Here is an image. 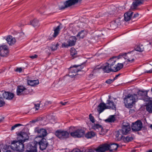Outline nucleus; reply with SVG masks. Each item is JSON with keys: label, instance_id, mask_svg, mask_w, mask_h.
Listing matches in <instances>:
<instances>
[{"label": "nucleus", "instance_id": "8fccbe9b", "mask_svg": "<svg viewBox=\"0 0 152 152\" xmlns=\"http://www.w3.org/2000/svg\"><path fill=\"white\" fill-rule=\"evenodd\" d=\"M61 46L62 48H68V47L69 46L68 43H67V44L66 43H63L62 45Z\"/></svg>", "mask_w": 152, "mask_h": 152}, {"label": "nucleus", "instance_id": "58836bf2", "mask_svg": "<svg viewBox=\"0 0 152 152\" xmlns=\"http://www.w3.org/2000/svg\"><path fill=\"white\" fill-rule=\"evenodd\" d=\"M133 139L132 137L127 136L124 137L123 140L125 142H129L132 141Z\"/></svg>", "mask_w": 152, "mask_h": 152}, {"label": "nucleus", "instance_id": "1a4fd4ad", "mask_svg": "<svg viewBox=\"0 0 152 152\" xmlns=\"http://www.w3.org/2000/svg\"><path fill=\"white\" fill-rule=\"evenodd\" d=\"M85 133V131L82 129H77L71 132L70 134L71 136L74 138H80L83 137Z\"/></svg>", "mask_w": 152, "mask_h": 152}, {"label": "nucleus", "instance_id": "39448f33", "mask_svg": "<svg viewBox=\"0 0 152 152\" xmlns=\"http://www.w3.org/2000/svg\"><path fill=\"white\" fill-rule=\"evenodd\" d=\"M82 0H68L65 1L64 4V5L61 6H59V10H63L65 8L70 7L72 5H74L79 2H80Z\"/></svg>", "mask_w": 152, "mask_h": 152}, {"label": "nucleus", "instance_id": "2f4dec72", "mask_svg": "<svg viewBox=\"0 0 152 152\" xmlns=\"http://www.w3.org/2000/svg\"><path fill=\"white\" fill-rule=\"evenodd\" d=\"M115 137L118 138V140H121L123 137V135L120 129L115 132Z\"/></svg>", "mask_w": 152, "mask_h": 152}, {"label": "nucleus", "instance_id": "aec40b11", "mask_svg": "<svg viewBox=\"0 0 152 152\" xmlns=\"http://www.w3.org/2000/svg\"><path fill=\"white\" fill-rule=\"evenodd\" d=\"M129 52L127 53H125V56L126 57L128 62L132 63L134 61L135 59L134 58V54L133 53H129Z\"/></svg>", "mask_w": 152, "mask_h": 152}, {"label": "nucleus", "instance_id": "a211bd4d", "mask_svg": "<svg viewBox=\"0 0 152 152\" xmlns=\"http://www.w3.org/2000/svg\"><path fill=\"white\" fill-rule=\"evenodd\" d=\"M107 108L106 104L104 102H101L97 106V111L99 114L104 111Z\"/></svg>", "mask_w": 152, "mask_h": 152}, {"label": "nucleus", "instance_id": "473e14b6", "mask_svg": "<svg viewBox=\"0 0 152 152\" xmlns=\"http://www.w3.org/2000/svg\"><path fill=\"white\" fill-rule=\"evenodd\" d=\"M70 54L72 58L76 57L77 56V52L74 48H72L70 50Z\"/></svg>", "mask_w": 152, "mask_h": 152}, {"label": "nucleus", "instance_id": "7c9ffc66", "mask_svg": "<svg viewBox=\"0 0 152 152\" xmlns=\"http://www.w3.org/2000/svg\"><path fill=\"white\" fill-rule=\"evenodd\" d=\"M96 135L95 133L93 131L87 132L85 135V137L87 139L91 138L94 137Z\"/></svg>", "mask_w": 152, "mask_h": 152}, {"label": "nucleus", "instance_id": "f8f14e48", "mask_svg": "<svg viewBox=\"0 0 152 152\" xmlns=\"http://www.w3.org/2000/svg\"><path fill=\"white\" fill-rule=\"evenodd\" d=\"M17 140L18 141L24 142L26 140H28L29 137L27 134L25 132H21L18 134Z\"/></svg>", "mask_w": 152, "mask_h": 152}, {"label": "nucleus", "instance_id": "9d476101", "mask_svg": "<svg viewBox=\"0 0 152 152\" xmlns=\"http://www.w3.org/2000/svg\"><path fill=\"white\" fill-rule=\"evenodd\" d=\"M34 131L35 133H37L38 134L37 136L36 137V138H44L48 134L47 131L45 129H39L38 127L35 128Z\"/></svg>", "mask_w": 152, "mask_h": 152}, {"label": "nucleus", "instance_id": "37998d69", "mask_svg": "<svg viewBox=\"0 0 152 152\" xmlns=\"http://www.w3.org/2000/svg\"><path fill=\"white\" fill-rule=\"evenodd\" d=\"M23 126V125L21 124H15L14 125L12 126L11 127V130H14L15 128L18 126Z\"/></svg>", "mask_w": 152, "mask_h": 152}, {"label": "nucleus", "instance_id": "c03bdc74", "mask_svg": "<svg viewBox=\"0 0 152 152\" xmlns=\"http://www.w3.org/2000/svg\"><path fill=\"white\" fill-rule=\"evenodd\" d=\"M114 81V80H113V79H109L107 80L105 83L107 84H110L113 83Z\"/></svg>", "mask_w": 152, "mask_h": 152}, {"label": "nucleus", "instance_id": "423d86ee", "mask_svg": "<svg viewBox=\"0 0 152 152\" xmlns=\"http://www.w3.org/2000/svg\"><path fill=\"white\" fill-rule=\"evenodd\" d=\"M30 93L29 90L23 85H19L17 86L16 94L18 96H25L28 94Z\"/></svg>", "mask_w": 152, "mask_h": 152}, {"label": "nucleus", "instance_id": "c756f323", "mask_svg": "<svg viewBox=\"0 0 152 152\" xmlns=\"http://www.w3.org/2000/svg\"><path fill=\"white\" fill-rule=\"evenodd\" d=\"M144 50V48L142 45H137L134 49L133 50L131 51H130L129 53H133L135 51L139 52H142Z\"/></svg>", "mask_w": 152, "mask_h": 152}, {"label": "nucleus", "instance_id": "e433bc0d", "mask_svg": "<svg viewBox=\"0 0 152 152\" xmlns=\"http://www.w3.org/2000/svg\"><path fill=\"white\" fill-rule=\"evenodd\" d=\"M85 35L84 30H82L79 32L77 35V37H79L80 38L82 39L83 38Z\"/></svg>", "mask_w": 152, "mask_h": 152}, {"label": "nucleus", "instance_id": "6ab92c4d", "mask_svg": "<svg viewBox=\"0 0 152 152\" xmlns=\"http://www.w3.org/2000/svg\"><path fill=\"white\" fill-rule=\"evenodd\" d=\"M107 109L115 110L116 109V104L114 102L109 99L107 100V102L106 104Z\"/></svg>", "mask_w": 152, "mask_h": 152}, {"label": "nucleus", "instance_id": "f257e3e1", "mask_svg": "<svg viewBox=\"0 0 152 152\" xmlns=\"http://www.w3.org/2000/svg\"><path fill=\"white\" fill-rule=\"evenodd\" d=\"M24 142L20 141L14 140L11 142V145H6L5 146L7 152H11L10 148L17 151L22 152L24 151Z\"/></svg>", "mask_w": 152, "mask_h": 152}, {"label": "nucleus", "instance_id": "bf43d9fd", "mask_svg": "<svg viewBox=\"0 0 152 152\" xmlns=\"http://www.w3.org/2000/svg\"><path fill=\"white\" fill-rule=\"evenodd\" d=\"M145 72L149 73H152V68L148 71H147Z\"/></svg>", "mask_w": 152, "mask_h": 152}, {"label": "nucleus", "instance_id": "13d9d810", "mask_svg": "<svg viewBox=\"0 0 152 152\" xmlns=\"http://www.w3.org/2000/svg\"><path fill=\"white\" fill-rule=\"evenodd\" d=\"M139 16V14L138 13H136L135 14H134L133 16V18H135L137 17H138Z\"/></svg>", "mask_w": 152, "mask_h": 152}, {"label": "nucleus", "instance_id": "72a5a7b5", "mask_svg": "<svg viewBox=\"0 0 152 152\" xmlns=\"http://www.w3.org/2000/svg\"><path fill=\"white\" fill-rule=\"evenodd\" d=\"M143 2L141 0L136 1H134L132 4L133 9H135L139 5L143 4Z\"/></svg>", "mask_w": 152, "mask_h": 152}, {"label": "nucleus", "instance_id": "b1692460", "mask_svg": "<svg viewBox=\"0 0 152 152\" xmlns=\"http://www.w3.org/2000/svg\"><path fill=\"white\" fill-rule=\"evenodd\" d=\"M133 12H127L124 14V20L126 21L129 20L132 18Z\"/></svg>", "mask_w": 152, "mask_h": 152}, {"label": "nucleus", "instance_id": "4d7b16f0", "mask_svg": "<svg viewBox=\"0 0 152 152\" xmlns=\"http://www.w3.org/2000/svg\"><path fill=\"white\" fill-rule=\"evenodd\" d=\"M72 152H81V151L79 149H77L74 150Z\"/></svg>", "mask_w": 152, "mask_h": 152}, {"label": "nucleus", "instance_id": "3c124183", "mask_svg": "<svg viewBox=\"0 0 152 152\" xmlns=\"http://www.w3.org/2000/svg\"><path fill=\"white\" fill-rule=\"evenodd\" d=\"M38 56L36 54H35L34 56H30V58L32 59H34L36 58Z\"/></svg>", "mask_w": 152, "mask_h": 152}, {"label": "nucleus", "instance_id": "603ef678", "mask_svg": "<svg viewBox=\"0 0 152 152\" xmlns=\"http://www.w3.org/2000/svg\"><path fill=\"white\" fill-rule=\"evenodd\" d=\"M22 71V69L21 67L18 68L15 70V71L18 72H21Z\"/></svg>", "mask_w": 152, "mask_h": 152}, {"label": "nucleus", "instance_id": "6e6552de", "mask_svg": "<svg viewBox=\"0 0 152 152\" xmlns=\"http://www.w3.org/2000/svg\"><path fill=\"white\" fill-rule=\"evenodd\" d=\"M142 128V123L140 120H138L132 124V129L133 131L138 132L140 131Z\"/></svg>", "mask_w": 152, "mask_h": 152}, {"label": "nucleus", "instance_id": "20e7f679", "mask_svg": "<svg viewBox=\"0 0 152 152\" xmlns=\"http://www.w3.org/2000/svg\"><path fill=\"white\" fill-rule=\"evenodd\" d=\"M55 134L61 140H66L69 137V132L67 131L59 130L56 131Z\"/></svg>", "mask_w": 152, "mask_h": 152}, {"label": "nucleus", "instance_id": "a18cd8bd", "mask_svg": "<svg viewBox=\"0 0 152 152\" xmlns=\"http://www.w3.org/2000/svg\"><path fill=\"white\" fill-rule=\"evenodd\" d=\"M8 95H9V92L6 91H5L2 94L3 97L6 99H7Z\"/></svg>", "mask_w": 152, "mask_h": 152}, {"label": "nucleus", "instance_id": "5fc2aeb1", "mask_svg": "<svg viewBox=\"0 0 152 152\" xmlns=\"http://www.w3.org/2000/svg\"><path fill=\"white\" fill-rule=\"evenodd\" d=\"M60 103V104H62L63 105H65L67 103V102H63L61 101V102Z\"/></svg>", "mask_w": 152, "mask_h": 152}, {"label": "nucleus", "instance_id": "de8ad7c7", "mask_svg": "<svg viewBox=\"0 0 152 152\" xmlns=\"http://www.w3.org/2000/svg\"><path fill=\"white\" fill-rule=\"evenodd\" d=\"M89 118L90 121L92 123H94L95 122L94 119V117L92 116L91 114H89Z\"/></svg>", "mask_w": 152, "mask_h": 152}, {"label": "nucleus", "instance_id": "dca6fc26", "mask_svg": "<svg viewBox=\"0 0 152 152\" xmlns=\"http://www.w3.org/2000/svg\"><path fill=\"white\" fill-rule=\"evenodd\" d=\"M38 143L39 145V148L41 150H43L46 149L48 145V142H47L46 139L42 138L38 142H37V143Z\"/></svg>", "mask_w": 152, "mask_h": 152}, {"label": "nucleus", "instance_id": "774afa93", "mask_svg": "<svg viewBox=\"0 0 152 152\" xmlns=\"http://www.w3.org/2000/svg\"><path fill=\"white\" fill-rule=\"evenodd\" d=\"M151 93L152 95V88H151Z\"/></svg>", "mask_w": 152, "mask_h": 152}, {"label": "nucleus", "instance_id": "4468645a", "mask_svg": "<svg viewBox=\"0 0 152 152\" xmlns=\"http://www.w3.org/2000/svg\"><path fill=\"white\" fill-rule=\"evenodd\" d=\"M27 148L25 152H37V145L34 142L28 144L27 145Z\"/></svg>", "mask_w": 152, "mask_h": 152}, {"label": "nucleus", "instance_id": "680f3d73", "mask_svg": "<svg viewBox=\"0 0 152 152\" xmlns=\"http://www.w3.org/2000/svg\"><path fill=\"white\" fill-rule=\"evenodd\" d=\"M6 145H5L4 146V147L3 148V150H4V151H3V152H7L6 151V149H6L5 148H5V146H6Z\"/></svg>", "mask_w": 152, "mask_h": 152}, {"label": "nucleus", "instance_id": "052dcab7", "mask_svg": "<svg viewBox=\"0 0 152 152\" xmlns=\"http://www.w3.org/2000/svg\"><path fill=\"white\" fill-rule=\"evenodd\" d=\"M4 119V118L3 117H1L0 118V123L2 122Z\"/></svg>", "mask_w": 152, "mask_h": 152}, {"label": "nucleus", "instance_id": "2eb2a0df", "mask_svg": "<svg viewBox=\"0 0 152 152\" xmlns=\"http://www.w3.org/2000/svg\"><path fill=\"white\" fill-rule=\"evenodd\" d=\"M149 91V90L142 91L139 90L137 92V93L139 95L144 98L143 99L145 101H148L151 98L147 96L148 92Z\"/></svg>", "mask_w": 152, "mask_h": 152}, {"label": "nucleus", "instance_id": "09e8293b", "mask_svg": "<svg viewBox=\"0 0 152 152\" xmlns=\"http://www.w3.org/2000/svg\"><path fill=\"white\" fill-rule=\"evenodd\" d=\"M39 104H34V108L36 110H38L39 108Z\"/></svg>", "mask_w": 152, "mask_h": 152}, {"label": "nucleus", "instance_id": "49530a36", "mask_svg": "<svg viewBox=\"0 0 152 152\" xmlns=\"http://www.w3.org/2000/svg\"><path fill=\"white\" fill-rule=\"evenodd\" d=\"M76 74L72 72H71V71H69V76L71 78L73 77L74 76H75Z\"/></svg>", "mask_w": 152, "mask_h": 152}, {"label": "nucleus", "instance_id": "c9c22d12", "mask_svg": "<svg viewBox=\"0 0 152 152\" xmlns=\"http://www.w3.org/2000/svg\"><path fill=\"white\" fill-rule=\"evenodd\" d=\"M115 120V115H110L109 117L105 120L106 122H114Z\"/></svg>", "mask_w": 152, "mask_h": 152}, {"label": "nucleus", "instance_id": "6e6d98bb", "mask_svg": "<svg viewBox=\"0 0 152 152\" xmlns=\"http://www.w3.org/2000/svg\"><path fill=\"white\" fill-rule=\"evenodd\" d=\"M95 150H94L92 149H88L86 152H95Z\"/></svg>", "mask_w": 152, "mask_h": 152}, {"label": "nucleus", "instance_id": "a878e982", "mask_svg": "<svg viewBox=\"0 0 152 152\" xmlns=\"http://www.w3.org/2000/svg\"><path fill=\"white\" fill-rule=\"evenodd\" d=\"M54 33L53 35V37H56L59 34L60 31L61 29L60 26L58 25L56 27L53 28Z\"/></svg>", "mask_w": 152, "mask_h": 152}, {"label": "nucleus", "instance_id": "cd10ccee", "mask_svg": "<svg viewBox=\"0 0 152 152\" xmlns=\"http://www.w3.org/2000/svg\"><path fill=\"white\" fill-rule=\"evenodd\" d=\"M92 129L96 130V131H99L100 130L101 132L103 131L104 130L102 126L99 124H94L92 126Z\"/></svg>", "mask_w": 152, "mask_h": 152}, {"label": "nucleus", "instance_id": "e2e57ef3", "mask_svg": "<svg viewBox=\"0 0 152 152\" xmlns=\"http://www.w3.org/2000/svg\"><path fill=\"white\" fill-rule=\"evenodd\" d=\"M93 76V74H91L89 75V77L90 78L92 77Z\"/></svg>", "mask_w": 152, "mask_h": 152}, {"label": "nucleus", "instance_id": "4be33fe9", "mask_svg": "<svg viewBox=\"0 0 152 152\" xmlns=\"http://www.w3.org/2000/svg\"><path fill=\"white\" fill-rule=\"evenodd\" d=\"M146 105V110L149 113H152V100L149 99Z\"/></svg>", "mask_w": 152, "mask_h": 152}, {"label": "nucleus", "instance_id": "69168bd1", "mask_svg": "<svg viewBox=\"0 0 152 152\" xmlns=\"http://www.w3.org/2000/svg\"><path fill=\"white\" fill-rule=\"evenodd\" d=\"M48 39H49V40H52V39H53V38L52 37H50V38L49 37L48 38Z\"/></svg>", "mask_w": 152, "mask_h": 152}, {"label": "nucleus", "instance_id": "f704fd0d", "mask_svg": "<svg viewBox=\"0 0 152 152\" xmlns=\"http://www.w3.org/2000/svg\"><path fill=\"white\" fill-rule=\"evenodd\" d=\"M30 25H32L34 27H37L39 26L38 21L36 19H34L32 21H31Z\"/></svg>", "mask_w": 152, "mask_h": 152}, {"label": "nucleus", "instance_id": "ea45409f", "mask_svg": "<svg viewBox=\"0 0 152 152\" xmlns=\"http://www.w3.org/2000/svg\"><path fill=\"white\" fill-rule=\"evenodd\" d=\"M110 30H114L116 28L117 26L116 24L114 22H111L110 24Z\"/></svg>", "mask_w": 152, "mask_h": 152}, {"label": "nucleus", "instance_id": "f3484780", "mask_svg": "<svg viewBox=\"0 0 152 152\" xmlns=\"http://www.w3.org/2000/svg\"><path fill=\"white\" fill-rule=\"evenodd\" d=\"M8 53V50L6 45H2L0 47V56L2 57H6Z\"/></svg>", "mask_w": 152, "mask_h": 152}, {"label": "nucleus", "instance_id": "c85d7f7f", "mask_svg": "<svg viewBox=\"0 0 152 152\" xmlns=\"http://www.w3.org/2000/svg\"><path fill=\"white\" fill-rule=\"evenodd\" d=\"M109 150L110 152H113L117 150L118 145L117 144L113 143L110 145L108 144Z\"/></svg>", "mask_w": 152, "mask_h": 152}, {"label": "nucleus", "instance_id": "393cba45", "mask_svg": "<svg viewBox=\"0 0 152 152\" xmlns=\"http://www.w3.org/2000/svg\"><path fill=\"white\" fill-rule=\"evenodd\" d=\"M27 83L28 85L34 86L38 85L39 83V82L38 80H28Z\"/></svg>", "mask_w": 152, "mask_h": 152}, {"label": "nucleus", "instance_id": "864d4df0", "mask_svg": "<svg viewBox=\"0 0 152 152\" xmlns=\"http://www.w3.org/2000/svg\"><path fill=\"white\" fill-rule=\"evenodd\" d=\"M121 75V74H119L116 75L115 76L113 80L115 81L118 78V77Z\"/></svg>", "mask_w": 152, "mask_h": 152}, {"label": "nucleus", "instance_id": "f03ea898", "mask_svg": "<svg viewBox=\"0 0 152 152\" xmlns=\"http://www.w3.org/2000/svg\"><path fill=\"white\" fill-rule=\"evenodd\" d=\"M137 99L138 97L137 94H128L126 96L124 99V103L126 107L129 108H132L133 106V104L137 101Z\"/></svg>", "mask_w": 152, "mask_h": 152}, {"label": "nucleus", "instance_id": "79ce46f5", "mask_svg": "<svg viewBox=\"0 0 152 152\" xmlns=\"http://www.w3.org/2000/svg\"><path fill=\"white\" fill-rule=\"evenodd\" d=\"M8 98H7V99L11 100L14 97V94L12 93L9 92V95H8Z\"/></svg>", "mask_w": 152, "mask_h": 152}, {"label": "nucleus", "instance_id": "412c9836", "mask_svg": "<svg viewBox=\"0 0 152 152\" xmlns=\"http://www.w3.org/2000/svg\"><path fill=\"white\" fill-rule=\"evenodd\" d=\"M77 38L75 36L71 37L67 40V42L70 47L72 46L75 45Z\"/></svg>", "mask_w": 152, "mask_h": 152}, {"label": "nucleus", "instance_id": "5701e85b", "mask_svg": "<svg viewBox=\"0 0 152 152\" xmlns=\"http://www.w3.org/2000/svg\"><path fill=\"white\" fill-rule=\"evenodd\" d=\"M117 59V56H114L110 59L107 63L109 65H110V66L113 67V66L115 64Z\"/></svg>", "mask_w": 152, "mask_h": 152}, {"label": "nucleus", "instance_id": "0eeeda50", "mask_svg": "<svg viewBox=\"0 0 152 152\" xmlns=\"http://www.w3.org/2000/svg\"><path fill=\"white\" fill-rule=\"evenodd\" d=\"M85 65L84 62L80 64L75 65L70 67L69 69V71H71V72H72L76 74L78 72L81 71L84 67Z\"/></svg>", "mask_w": 152, "mask_h": 152}, {"label": "nucleus", "instance_id": "bb28decb", "mask_svg": "<svg viewBox=\"0 0 152 152\" xmlns=\"http://www.w3.org/2000/svg\"><path fill=\"white\" fill-rule=\"evenodd\" d=\"M6 40L8 43L10 45L14 44L15 42V38L12 37L11 36L9 35L8 36Z\"/></svg>", "mask_w": 152, "mask_h": 152}, {"label": "nucleus", "instance_id": "9b49d317", "mask_svg": "<svg viewBox=\"0 0 152 152\" xmlns=\"http://www.w3.org/2000/svg\"><path fill=\"white\" fill-rule=\"evenodd\" d=\"M120 130L124 135H126L129 133L131 130L130 124L129 123L123 122L121 129Z\"/></svg>", "mask_w": 152, "mask_h": 152}, {"label": "nucleus", "instance_id": "ddd939ff", "mask_svg": "<svg viewBox=\"0 0 152 152\" xmlns=\"http://www.w3.org/2000/svg\"><path fill=\"white\" fill-rule=\"evenodd\" d=\"M109 150L108 144L106 143L101 145L95 149L96 152H105Z\"/></svg>", "mask_w": 152, "mask_h": 152}, {"label": "nucleus", "instance_id": "338daca9", "mask_svg": "<svg viewBox=\"0 0 152 152\" xmlns=\"http://www.w3.org/2000/svg\"><path fill=\"white\" fill-rule=\"evenodd\" d=\"M147 152H152V150H150Z\"/></svg>", "mask_w": 152, "mask_h": 152}, {"label": "nucleus", "instance_id": "4c0bfd02", "mask_svg": "<svg viewBox=\"0 0 152 152\" xmlns=\"http://www.w3.org/2000/svg\"><path fill=\"white\" fill-rule=\"evenodd\" d=\"M59 46V44L58 43H57L56 44H52L51 48L52 50L55 51L58 48Z\"/></svg>", "mask_w": 152, "mask_h": 152}, {"label": "nucleus", "instance_id": "a19ab883", "mask_svg": "<svg viewBox=\"0 0 152 152\" xmlns=\"http://www.w3.org/2000/svg\"><path fill=\"white\" fill-rule=\"evenodd\" d=\"M5 104V102L4 101L3 98L1 97V95L0 94V107H2Z\"/></svg>", "mask_w": 152, "mask_h": 152}, {"label": "nucleus", "instance_id": "0e129e2a", "mask_svg": "<svg viewBox=\"0 0 152 152\" xmlns=\"http://www.w3.org/2000/svg\"><path fill=\"white\" fill-rule=\"evenodd\" d=\"M150 128H151V129L152 130V124H151L150 126Z\"/></svg>", "mask_w": 152, "mask_h": 152}, {"label": "nucleus", "instance_id": "7ed1b4c3", "mask_svg": "<svg viewBox=\"0 0 152 152\" xmlns=\"http://www.w3.org/2000/svg\"><path fill=\"white\" fill-rule=\"evenodd\" d=\"M107 65L104 66L102 69L104 72L109 73L110 72H116L120 70L124 66L122 63H118L113 67L110 66L107 63Z\"/></svg>", "mask_w": 152, "mask_h": 152}]
</instances>
